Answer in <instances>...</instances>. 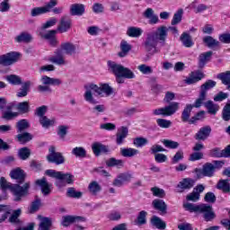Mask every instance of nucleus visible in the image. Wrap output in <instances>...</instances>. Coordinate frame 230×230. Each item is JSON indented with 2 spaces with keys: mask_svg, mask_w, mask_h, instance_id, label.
Returning a JSON list of instances; mask_svg holds the SVG:
<instances>
[{
  "mask_svg": "<svg viewBox=\"0 0 230 230\" xmlns=\"http://www.w3.org/2000/svg\"><path fill=\"white\" fill-rule=\"evenodd\" d=\"M168 37V27L163 25L156 29L155 31L148 32L146 38L142 44L145 51L149 55H155L157 53V44L164 46Z\"/></svg>",
  "mask_w": 230,
  "mask_h": 230,
  "instance_id": "obj_1",
  "label": "nucleus"
},
{
  "mask_svg": "<svg viewBox=\"0 0 230 230\" xmlns=\"http://www.w3.org/2000/svg\"><path fill=\"white\" fill-rule=\"evenodd\" d=\"M30 188H31V183L30 181H27L21 186L6 181V178L4 177H0V190H2V191L10 190L14 197V202H21L22 199L28 197V195H30Z\"/></svg>",
  "mask_w": 230,
  "mask_h": 230,
  "instance_id": "obj_2",
  "label": "nucleus"
},
{
  "mask_svg": "<svg viewBox=\"0 0 230 230\" xmlns=\"http://www.w3.org/2000/svg\"><path fill=\"white\" fill-rule=\"evenodd\" d=\"M183 208L186 211H190V213H201L205 222H211L217 217L213 211V207L208 204L195 205L193 203H186L183 205Z\"/></svg>",
  "mask_w": 230,
  "mask_h": 230,
  "instance_id": "obj_3",
  "label": "nucleus"
},
{
  "mask_svg": "<svg viewBox=\"0 0 230 230\" xmlns=\"http://www.w3.org/2000/svg\"><path fill=\"white\" fill-rule=\"evenodd\" d=\"M108 67L117 76L118 84H123V79L121 78H128V80L136 78V74L132 70L114 61H108Z\"/></svg>",
  "mask_w": 230,
  "mask_h": 230,
  "instance_id": "obj_4",
  "label": "nucleus"
},
{
  "mask_svg": "<svg viewBox=\"0 0 230 230\" xmlns=\"http://www.w3.org/2000/svg\"><path fill=\"white\" fill-rule=\"evenodd\" d=\"M46 175L49 177H52L53 179H57L55 182V186L57 188H66V184L73 185L75 184V175L71 174V172L64 173L63 172H57L53 169H49L46 171Z\"/></svg>",
  "mask_w": 230,
  "mask_h": 230,
  "instance_id": "obj_5",
  "label": "nucleus"
},
{
  "mask_svg": "<svg viewBox=\"0 0 230 230\" xmlns=\"http://www.w3.org/2000/svg\"><path fill=\"white\" fill-rule=\"evenodd\" d=\"M86 218L80 216H65L63 217L62 226L64 227H69L71 224H75L74 230H85V227L82 226V223H85Z\"/></svg>",
  "mask_w": 230,
  "mask_h": 230,
  "instance_id": "obj_6",
  "label": "nucleus"
},
{
  "mask_svg": "<svg viewBox=\"0 0 230 230\" xmlns=\"http://www.w3.org/2000/svg\"><path fill=\"white\" fill-rule=\"evenodd\" d=\"M216 85L217 82L209 79L200 86V92L199 98L197 99L196 107L204 105V102H206V98H208V91H209V89H213Z\"/></svg>",
  "mask_w": 230,
  "mask_h": 230,
  "instance_id": "obj_7",
  "label": "nucleus"
},
{
  "mask_svg": "<svg viewBox=\"0 0 230 230\" xmlns=\"http://www.w3.org/2000/svg\"><path fill=\"white\" fill-rule=\"evenodd\" d=\"M47 161L48 163H52L54 164L59 165L64 164V163H66V158L64 157V155H62V153L57 152V147L51 146L49 148Z\"/></svg>",
  "mask_w": 230,
  "mask_h": 230,
  "instance_id": "obj_8",
  "label": "nucleus"
},
{
  "mask_svg": "<svg viewBox=\"0 0 230 230\" xmlns=\"http://www.w3.org/2000/svg\"><path fill=\"white\" fill-rule=\"evenodd\" d=\"M58 4V0H49L45 6L34 7L31 11V17H37L39 15H43V13H49L52 8H55Z\"/></svg>",
  "mask_w": 230,
  "mask_h": 230,
  "instance_id": "obj_9",
  "label": "nucleus"
},
{
  "mask_svg": "<svg viewBox=\"0 0 230 230\" xmlns=\"http://www.w3.org/2000/svg\"><path fill=\"white\" fill-rule=\"evenodd\" d=\"M195 172L199 179H202V177H213L215 175V165L211 163H206L202 169H195Z\"/></svg>",
  "mask_w": 230,
  "mask_h": 230,
  "instance_id": "obj_10",
  "label": "nucleus"
},
{
  "mask_svg": "<svg viewBox=\"0 0 230 230\" xmlns=\"http://www.w3.org/2000/svg\"><path fill=\"white\" fill-rule=\"evenodd\" d=\"M19 57H21L19 52H9L5 55H2L0 56V66H12L13 64H15L17 60H19Z\"/></svg>",
  "mask_w": 230,
  "mask_h": 230,
  "instance_id": "obj_11",
  "label": "nucleus"
},
{
  "mask_svg": "<svg viewBox=\"0 0 230 230\" xmlns=\"http://www.w3.org/2000/svg\"><path fill=\"white\" fill-rule=\"evenodd\" d=\"M71 19L67 15H64L60 18L59 23L57 28L58 33H66V31H69L71 30Z\"/></svg>",
  "mask_w": 230,
  "mask_h": 230,
  "instance_id": "obj_12",
  "label": "nucleus"
},
{
  "mask_svg": "<svg viewBox=\"0 0 230 230\" xmlns=\"http://www.w3.org/2000/svg\"><path fill=\"white\" fill-rule=\"evenodd\" d=\"M204 190H206V187L203 184H198L191 193L187 195L186 199L187 200L190 202H197L200 200V193L204 192Z\"/></svg>",
  "mask_w": 230,
  "mask_h": 230,
  "instance_id": "obj_13",
  "label": "nucleus"
},
{
  "mask_svg": "<svg viewBox=\"0 0 230 230\" xmlns=\"http://www.w3.org/2000/svg\"><path fill=\"white\" fill-rule=\"evenodd\" d=\"M200 107H202V105L197 106V99L193 104H187L181 112V121H183V123H188V121L190 122V117L191 116V111H193V108L200 109Z\"/></svg>",
  "mask_w": 230,
  "mask_h": 230,
  "instance_id": "obj_14",
  "label": "nucleus"
},
{
  "mask_svg": "<svg viewBox=\"0 0 230 230\" xmlns=\"http://www.w3.org/2000/svg\"><path fill=\"white\" fill-rule=\"evenodd\" d=\"M10 177L16 181L17 183L15 184H19V186H21V184L24 183V181H26V172H24L21 168H16L10 172Z\"/></svg>",
  "mask_w": 230,
  "mask_h": 230,
  "instance_id": "obj_15",
  "label": "nucleus"
},
{
  "mask_svg": "<svg viewBox=\"0 0 230 230\" xmlns=\"http://www.w3.org/2000/svg\"><path fill=\"white\" fill-rule=\"evenodd\" d=\"M92 150L96 157H100L102 154H109L111 152L109 146H105L100 142H94L92 145Z\"/></svg>",
  "mask_w": 230,
  "mask_h": 230,
  "instance_id": "obj_16",
  "label": "nucleus"
},
{
  "mask_svg": "<svg viewBox=\"0 0 230 230\" xmlns=\"http://www.w3.org/2000/svg\"><path fill=\"white\" fill-rule=\"evenodd\" d=\"M211 136V126H204L195 134L197 141H206Z\"/></svg>",
  "mask_w": 230,
  "mask_h": 230,
  "instance_id": "obj_17",
  "label": "nucleus"
},
{
  "mask_svg": "<svg viewBox=\"0 0 230 230\" xmlns=\"http://www.w3.org/2000/svg\"><path fill=\"white\" fill-rule=\"evenodd\" d=\"M195 186V181L190 178H184L177 185L178 193H183L185 190H191Z\"/></svg>",
  "mask_w": 230,
  "mask_h": 230,
  "instance_id": "obj_18",
  "label": "nucleus"
},
{
  "mask_svg": "<svg viewBox=\"0 0 230 230\" xmlns=\"http://www.w3.org/2000/svg\"><path fill=\"white\" fill-rule=\"evenodd\" d=\"M210 157H230V145L225 149H220L219 147L213 148L209 153Z\"/></svg>",
  "mask_w": 230,
  "mask_h": 230,
  "instance_id": "obj_19",
  "label": "nucleus"
},
{
  "mask_svg": "<svg viewBox=\"0 0 230 230\" xmlns=\"http://www.w3.org/2000/svg\"><path fill=\"white\" fill-rule=\"evenodd\" d=\"M58 33V31L57 30L49 31L47 33L43 35V39H45V40H49V44L52 48H56V46L58 44V40H57Z\"/></svg>",
  "mask_w": 230,
  "mask_h": 230,
  "instance_id": "obj_20",
  "label": "nucleus"
},
{
  "mask_svg": "<svg viewBox=\"0 0 230 230\" xmlns=\"http://www.w3.org/2000/svg\"><path fill=\"white\" fill-rule=\"evenodd\" d=\"M204 78V73L200 71L192 72L190 75V77H187L184 80V83L187 84V85H193V84H197V82H200Z\"/></svg>",
  "mask_w": 230,
  "mask_h": 230,
  "instance_id": "obj_21",
  "label": "nucleus"
},
{
  "mask_svg": "<svg viewBox=\"0 0 230 230\" xmlns=\"http://www.w3.org/2000/svg\"><path fill=\"white\" fill-rule=\"evenodd\" d=\"M35 183L41 188V192L43 193V195L46 196L51 193V188L53 185L48 182V180H46V178L43 177L40 180H37Z\"/></svg>",
  "mask_w": 230,
  "mask_h": 230,
  "instance_id": "obj_22",
  "label": "nucleus"
},
{
  "mask_svg": "<svg viewBox=\"0 0 230 230\" xmlns=\"http://www.w3.org/2000/svg\"><path fill=\"white\" fill-rule=\"evenodd\" d=\"M127 136H128V128L122 126L117 130L116 143L117 145H123Z\"/></svg>",
  "mask_w": 230,
  "mask_h": 230,
  "instance_id": "obj_23",
  "label": "nucleus"
},
{
  "mask_svg": "<svg viewBox=\"0 0 230 230\" xmlns=\"http://www.w3.org/2000/svg\"><path fill=\"white\" fill-rule=\"evenodd\" d=\"M152 206L157 211H160L161 215H166L168 211V205L163 199H154Z\"/></svg>",
  "mask_w": 230,
  "mask_h": 230,
  "instance_id": "obj_24",
  "label": "nucleus"
},
{
  "mask_svg": "<svg viewBox=\"0 0 230 230\" xmlns=\"http://www.w3.org/2000/svg\"><path fill=\"white\" fill-rule=\"evenodd\" d=\"M85 13V5L82 4H73L70 5V15L82 16Z\"/></svg>",
  "mask_w": 230,
  "mask_h": 230,
  "instance_id": "obj_25",
  "label": "nucleus"
},
{
  "mask_svg": "<svg viewBox=\"0 0 230 230\" xmlns=\"http://www.w3.org/2000/svg\"><path fill=\"white\" fill-rule=\"evenodd\" d=\"M203 42L206 44L207 48L210 49H220V41L215 40L212 36H206L203 38Z\"/></svg>",
  "mask_w": 230,
  "mask_h": 230,
  "instance_id": "obj_26",
  "label": "nucleus"
},
{
  "mask_svg": "<svg viewBox=\"0 0 230 230\" xmlns=\"http://www.w3.org/2000/svg\"><path fill=\"white\" fill-rule=\"evenodd\" d=\"M211 57H213V51L209 50L205 53H201L199 56V67L202 69L209 60H211Z\"/></svg>",
  "mask_w": 230,
  "mask_h": 230,
  "instance_id": "obj_27",
  "label": "nucleus"
},
{
  "mask_svg": "<svg viewBox=\"0 0 230 230\" xmlns=\"http://www.w3.org/2000/svg\"><path fill=\"white\" fill-rule=\"evenodd\" d=\"M143 16L146 19H149V24H157L159 22V16L157 14L154 13V9L147 8L144 13Z\"/></svg>",
  "mask_w": 230,
  "mask_h": 230,
  "instance_id": "obj_28",
  "label": "nucleus"
},
{
  "mask_svg": "<svg viewBox=\"0 0 230 230\" xmlns=\"http://www.w3.org/2000/svg\"><path fill=\"white\" fill-rule=\"evenodd\" d=\"M49 62L56 64V66H66L67 64L64 59V55H62V50H58L56 55L49 58Z\"/></svg>",
  "mask_w": 230,
  "mask_h": 230,
  "instance_id": "obj_29",
  "label": "nucleus"
},
{
  "mask_svg": "<svg viewBox=\"0 0 230 230\" xmlns=\"http://www.w3.org/2000/svg\"><path fill=\"white\" fill-rule=\"evenodd\" d=\"M30 87H31V81H26L22 84V87L17 92L16 96L18 98H24L28 96V93H30Z\"/></svg>",
  "mask_w": 230,
  "mask_h": 230,
  "instance_id": "obj_30",
  "label": "nucleus"
},
{
  "mask_svg": "<svg viewBox=\"0 0 230 230\" xmlns=\"http://www.w3.org/2000/svg\"><path fill=\"white\" fill-rule=\"evenodd\" d=\"M217 78L221 81L223 85H226V89L230 91V71L219 73Z\"/></svg>",
  "mask_w": 230,
  "mask_h": 230,
  "instance_id": "obj_31",
  "label": "nucleus"
},
{
  "mask_svg": "<svg viewBox=\"0 0 230 230\" xmlns=\"http://www.w3.org/2000/svg\"><path fill=\"white\" fill-rule=\"evenodd\" d=\"M181 107V103L177 102H172L171 103H169V105L164 107L165 110V115L166 116H173V114H175V112H177V111H179Z\"/></svg>",
  "mask_w": 230,
  "mask_h": 230,
  "instance_id": "obj_32",
  "label": "nucleus"
},
{
  "mask_svg": "<svg viewBox=\"0 0 230 230\" xmlns=\"http://www.w3.org/2000/svg\"><path fill=\"white\" fill-rule=\"evenodd\" d=\"M132 49V45L128 44V42L122 40L120 42V52L118 53L119 57L120 58H124V57H127L130 50Z\"/></svg>",
  "mask_w": 230,
  "mask_h": 230,
  "instance_id": "obj_33",
  "label": "nucleus"
},
{
  "mask_svg": "<svg viewBox=\"0 0 230 230\" xmlns=\"http://www.w3.org/2000/svg\"><path fill=\"white\" fill-rule=\"evenodd\" d=\"M204 106L208 110V113L212 114V116H215L220 110V106L213 102V101H208L204 103Z\"/></svg>",
  "mask_w": 230,
  "mask_h": 230,
  "instance_id": "obj_34",
  "label": "nucleus"
},
{
  "mask_svg": "<svg viewBox=\"0 0 230 230\" xmlns=\"http://www.w3.org/2000/svg\"><path fill=\"white\" fill-rule=\"evenodd\" d=\"M151 224L154 226V227H156V229H166V222H164L163 219H161V217L157 216H153L151 218Z\"/></svg>",
  "mask_w": 230,
  "mask_h": 230,
  "instance_id": "obj_35",
  "label": "nucleus"
},
{
  "mask_svg": "<svg viewBox=\"0 0 230 230\" xmlns=\"http://www.w3.org/2000/svg\"><path fill=\"white\" fill-rule=\"evenodd\" d=\"M180 40L185 48H192L194 44L191 35L188 32H183L180 37Z\"/></svg>",
  "mask_w": 230,
  "mask_h": 230,
  "instance_id": "obj_36",
  "label": "nucleus"
},
{
  "mask_svg": "<svg viewBox=\"0 0 230 230\" xmlns=\"http://www.w3.org/2000/svg\"><path fill=\"white\" fill-rule=\"evenodd\" d=\"M39 121L41 127H43V128H49L50 127H54V125L57 123V119H49L47 116H45L40 118Z\"/></svg>",
  "mask_w": 230,
  "mask_h": 230,
  "instance_id": "obj_37",
  "label": "nucleus"
},
{
  "mask_svg": "<svg viewBox=\"0 0 230 230\" xmlns=\"http://www.w3.org/2000/svg\"><path fill=\"white\" fill-rule=\"evenodd\" d=\"M21 208H18L13 212V215L9 217L8 221L10 224H13V226H22V222L21 219H19V217H21Z\"/></svg>",
  "mask_w": 230,
  "mask_h": 230,
  "instance_id": "obj_38",
  "label": "nucleus"
},
{
  "mask_svg": "<svg viewBox=\"0 0 230 230\" xmlns=\"http://www.w3.org/2000/svg\"><path fill=\"white\" fill-rule=\"evenodd\" d=\"M113 93H114V89L111 85H109V84H101V91H100L99 96L109 97Z\"/></svg>",
  "mask_w": 230,
  "mask_h": 230,
  "instance_id": "obj_39",
  "label": "nucleus"
},
{
  "mask_svg": "<svg viewBox=\"0 0 230 230\" xmlns=\"http://www.w3.org/2000/svg\"><path fill=\"white\" fill-rule=\"evenodd\" d=\"M61 49L65 51L66 55H74V53H76V47L71 42L62 43Z\"/></svg>",
  "mask_w": 230,
  "mask_h": 230,
  "instance_id": "obj_40",
  "label": "nucleus"
},
{
  "mask_svg": "<svg viewBox=\"0 0 230 230\" xmlns=\"http://www.w3.org/2000/svg\"><path fill=\"white\" fill-rule=\"evenodd\" d=\"M139 154V150L132 148V147H127V148H121L120 149V155L122 157H134Z\"/></svg>",
  "mask_w": 230,
  "mask_h": 230,
  "instance_id": "obj_41",
  "label": "nucleus"
},
{
  "mask_svg": "<svg viewBox=\"0 0 230 230\" xmlns=\"http://www.w3.org/2000/svg\"><path fill=\"white\" fill-rule=\"evenodd\" d=\"M128 37H132L137 39V37H141L143 35V30L138 27H128L127 30Z\"/></svg>",
  "mask_w": 230,
  "mask_h": 230,
  "instance_id": "obj_42",
  "label": "nucleus"
},
{
  "mask_svg": "<svg viewBox=\"0 0 230 230\" xmlns=\"http://www.w3.org/2000/svg\"><path fill=\"white\" fill-rule=\"evenodd\" d=\"M124 164L125 162H123V160H118L114 157H111L106 161V166H108V168H112L114 166H117V168H123Z\"/></svg>",
  "mask_w": 230,
  "mask_h": 230,
  "instance_id": "obj_43",
  "label": "nucleus"
},
{
  "mask_svg": "<svg viewBox=\"0 0 230 230\" xmlns=\"http://www.w3.org/2000/svg\"><path fill=\"white\" fill-rule=\"evenodd\" d=\"M30 155H31V150H30L28 147H22L18 150V157L22 161L30 159Z\"/></svg>",
  "mask_w": 230,
  "mask_h": 230,
  "instance_id": "obj_44",
  "label": "nucleus"
},
{
  "mask_svg": "<svg viewBox=\"0 0 230 230\" xmlns=\"http://www.w3.org/2000/svg\"><path fill=\"white\" fill-rule=\"evenodd\" d=\"M16 110L20 112V114H28L30 112V102H22L16 105Z\"/></svg>",
  "mask_w": 230,
  "mask_h": 230,
  "instance_id": "obj_45",
  "label": "nucleus"
},
{
  "mask_svg": "<svg viewBox=\"0 0 230 230\" xmlns=\"http://www.w3.org/2000/svg\"><path fill=\"white\" fill-rule=\"evenodd\" d=\"M32 37H31V34L30 33H27V32H22L20 35H18L16 38H15V40L16 42H25V44H28L30 42H31L32 40Z\"/></svg>",
  "mask_w": 230,
  "mask_h": 230,
  "instance_id": "obj_46",
  "label": "nucleus"
},
{
  "mask_svg": "<svg viewBox=\"0 0 230 230\" xmlns=\"http://www.w3.org/2000/svg\"><path fill=\"white\" fill-rule=\"evenodd\" d=\"M16 138L18 139L19 143H22L24 145V143H28L31 141V139H33V135L29 132H24L22 134H18L16 136Z\"/></svg>",
  "mask_w": 230,
  "mask_h": 230,
  "instance_id": "obj_47",
  "label": "nucleus"
},
{
  "mask_svg": "<svg viewBox=\"0 0 230 230\" xmlns=\"http://www.w3.org/2000/svg\"><path fill=\"white\" fill-rule=\"evenodd\" d=\"M30 128V122L26 119H20L16 123L17 132H23V130H28Z\"/></svg>",
  "mask_w": 230,
  "mask_h": 230,
  "instance_id": "obj_48",
  "label": "nucleus"
},
{
  "mask_svg": "<svg viewBox=\"0 0 230 230\" xmlns=\"http://www.w3.org/2000/svg\"><path fill=\"white\" fill-rule=\"evenodd\" d=\"M146 211L142 210L138 213V216L137 217V219L135 220L136 226H145L146 224Z\"/></svg>",
  "mask_w": 230,
  "mask_h": 230,
  "instance_id": "obj_49",
  "label": "nucleus"
},
{
  "mask_svg": "<svg viewBox=\"0 0 230 230\" xmlns=\"http://www.w3.org/2000/svg\"><path fill=\"white\" fill-rule=\"evenodd\" d=\"M72 155L78 157L79 159H84L87 155V151L84 147H75L72 149Z\"/></svg>",
  "mask_w": 230,
  "mask_h": 230,
  "instance_id": "obj_50",
  "label": "nucleus"
},
{
  "mask_svg": "<svg viewBox=\"0 0 230 230\" xmlns=\"http://www.w3.org/2000/svg\"><path fill=\"white\" fill-rule=\"evenodd\" d=\"M7 82L11 84V85H22V79L19 75H10L6 76Z\"/></svg>",
  "mask_w": 230,
  "mask_h": 230,
  "instance_id": "obj_51",
  "label": "nucleus"
},
{
  "mask_svg": "<svg viewBox=\"0 0 230 230\" xmlns=\"http://www.w3.org/2000/svg\"><path fill=\"white\" fill-rule=\"evenodd\" d=\"M184 13V10L179 9L172 17V20L171 22L172 26H175L182 21V14Z\"/></svg>",
  "mask_w": 230,
  "mask_h": 230,
  "instance_id": "obj_52",
  "label": "nucleus"
},
{
  "mask_svg": "<svg viewBox=\"0 0 230 230\" xmlns=\"http://www.w3.org/2000/svg\"><path fill=\"white\" fill-rule=\"evenodd\" d=\"M67 130H69V127L66 125L58 126V136L62 141H65L66 137L67 136Z\"/></svg>",
  "mask_w": 230,
  "mask_h": 230,
  "instance_id": "obj_53",
  "label": "nucleus"
},
{
  "mask_svg": "<svg viewBox=\"0 0 230 230\" xmlns=\"http://www.w3.org/2000/svg\"><path fill=\"white\" fill-rule=\"evenodd\" d=\"M89 191L92 195L96 196L100 191H102V187L97 183V181H93L89 184Z\"/></svg>",
  "mask_w": 230,
  "mask_h": 230,
  "instance_id": "obj_54",
  "label": "nucleus"
},
{
  "mask_svg": "<svg viewBox=\"0 0 230 230\" xmlns=\"http://www.w3.org/2000/svg\"><path fill=\"white\" fill-rule=\"evenodd\" d=\"M66 197H69L70 199H81L82 192L76 191V189L70 187L66 190Z\"/></svg>",
  "mask_w": 230,
  "mask_h": 230,
  "instance_id": "obj_55",
  "label": "nucleus"
},
{
  "mask_svg": "<svg viewBox=\"0 0 230 230\" xmlns=\"http://www.w3.org/2000/svg\"><path fill=\"white\" fill-rule=\"evenodd\" d=\"M151 191L154 197H158V199H164L166 197V192L164 191V190L158 187L151 188Z\"/></svg>",
  "mask_w": 230,
  "mask_h": 230,
  "instance_id": "obj_56",
  "label": "nucleus"
},
{
  "mask_svg": "<svg viewBox=\"0 0 230 230\" xmlns=\"http://www.w3.org/2000/svg\"><path fill=\"white\" fill-rule=\"evenodd\" d=\"M133 145H135L137 148H142V146L148 145V139L143 137H137L133 140Z\"/></svg>",
  "mask_w": 230,
  "mask_h": 230,
  "instance_id": "obj_57",
  "label": "nucleus"
},
{
  "mask_svg": "<svg viewBox=\"0 0 230 230\" xmlns=\"http://www.w3.org/2000/svg\"><path fill=\"white\" fill-rule=\"evenodd\" d=\"M222 119L224 121H230V101L223 108Z\"/></svg>",
  "mask_w": 230,
  "mask_h": 230,
  "instance_id": "obj_58",
  "label": "nucleus"
},
{
  "mask_svg": "<svg viewBox=\"0 0 230 230\" xmlns=\"http://www.w3.org/2000/svg\"><path fill=\"white\" fill-rule=\"evenodd\" d=\"M41 201L39 196L35 197V200L31 202V213H35L40 209Z\"/></svg>",
  "mask_w": 230,
  "mask_h": 230,
  "instance_id": "obj_59",
  "label": "nucleus"
},
{
  "mask_svg": "<svg viewBox=\"0 0 230 230\" xmlns=\"http://www.w3.org/2000/svg\"><path fill=\"white\" fill-rule=\"evenodd\" d=\"M162 143L166 148H171L172 150H175V148H179V142H175L173 140L164 139Z\"/></svg>",
  "mask_w": 230,
  "mask_h": 230,
  "instance_id": "obj_60",
  "label": "nucleus"
},
{
  "mask_svg": "<svg viewBox=\"0 0 230 230\" xmlns=\"http://www.w3.org/2000/svg\"><path fill=\"white\" fill-rule=\"evenodd\" d=\"M182 159H184V152L182 150H178L172 158V164H177V163H180Z\"/></svg>",
  "mask_w": 230,
  "mask_h": 230,
  "instance_id": "obj_61",
  "label": "nucleus"
},
{
  "mask_svg": "<svg viewBox=\"0 0 230 230\" xmlns=\"http://www.w3.org/2000/svg\"><path fill=\"white\" fill-rule=\"evenodd\" d=\"M46 112H48V106L43 105L36 109L35 114L40 119V118L46 117Z\"/></svg>",
  "mask_w": 230,
  "mask_h": 230,
  "instance_id": "obj_62",
  "label": "nucleus"
},
{
  "mask_svg": "<svg viewBox=\"0 0 230 230\" xmlns=\"http://www.w3.org/2000/svg\"><path fill=\"white\" fill-rule=\"evenodd\" d=\"M156 123L161 128H170L172 127V122L164 119H158Z\"/></svg>",
  "mask_w": 230,
  "mask_h": 230,
  "instance_id": "obj_63",
  "label": "nucleus"
},
{
  "mask_svg": "<svg viewBox=\"0 0 230 230\" xmlns=\"http://www.w3.org/2000/svg\"><path fill=\"white\" fill-rule=\"evenodd\" d=\"M92 94H95L96 96H100V91H102L101 86H98L94 84H90L88 85V90Z\"/></svg>",
  "mask_w": 230,
  "mask_h": 230,
  "instance_id": "obj_64",
  "label": "nucleus"
}]
</instances>
